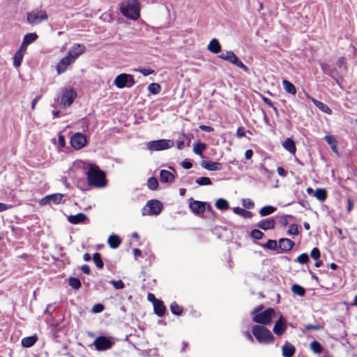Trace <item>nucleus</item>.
I'll return each mask as SVG.
<instances>
[{"instance_id": "34", "label": "nucleus", "mask_w": 357, "mask_h": 357, "mask_svg": "<svg viewBox=\"0 0 357 357\" xmlns=\"http://www.w3.org/2000/svg\"><path fill=\"white\" fill-rule=\"evenodd\" d=\"M276 211V208L272 206H266L259 210V214L261 216H266L272 214Z\"/></svg>"}, {"instance_id": "46", "label": "nucleus", "mask_w": 357, "mask_h": 357, "mask_svg": "<svg viewBox=\"0 0 357 357\" xmlns=\"http://www.w3.org/2000/svg\"><path fill=\"white\" fill-rule=\"evenodd\" d=\"M310 349L317 354H321L322 351V347L317 341H313L310 343Z\"/></svg>"}, {"instance_id": "32", "label": "nucleus", "mask_w": 357, "mask_h": 357, "mask_svg": "<svg viewBox=\"0 0 357 357\" xmlns=\"http://www.w3.org/2000/svg\"><path fill=\"white\" fill-rule=\"evenodd\" d=\"M215 205L220 210H227L229 208L228 202L222 198L218 199Z\"/></svg>"}, {"instance_id": "19", "label": "nucleus", "mask_w": 357, "mask_h": 357, "mask_svg": "<svg viewBox=\"0 0 357 357\" xmlns=\"http://www.w3.org/2000/svg\"><path fill=\"white\" fill-rule=\"evenodd\" d=\"M201 165L203 168L210 171H218L222 168V165L220 162L209 160H203Z\"/></svg>"}, {"instance_id": "24", "label": "nucleus", "mask_w": 357, "mask_h": 357, "mask_svg": "<svg viewBox=\"0 0 357 357\" xmlns=\"http://www.w3.org/2000/svg\"><path fill=\"white\" fill-rule=\"evenodd\" d=\"M153 305L155 313L159 317H162L166 310V307L162 301L160 300L156 301Z\"/></svg>"}, {"instance_id": "20", "label": "nucleus", "mask_w": 357, "mask_h": 357, "mask_svg": "<svg viewBox=\"0 0 357 357\" xmlns=\"http://www.w3.org/2000/svg\"><path fill=\"white\" fill-rule=\"evenodd\" d=\"M87 220V216L83 213H79L76 215H71L68 217V220L70 223L77 225L83 223Z\"/></svg>"}, {"instance_id": "50", "label": "nucleus", "mask_w": 357, "mask_h": 357, "mask_svg": "<svg viewBox=\"0 0 357 357\" xmlns=\"http://www.w3.org/2000/svg\"><path fill=\"white\" fill-rule=\"evenodd\" d=\"M250 235L253 238L259 240L262 238L264 234L260 230L255 229L251 231Z\"/></svg>"}, {"instance_id": "3", "label": "nucleus", "mask_w": 357, "mask_h": 357, "mask_svg": "<svg viewBox=\"0 0 357 357\" xmlns=\"http://www.w3.org/2000/svg\"><path fill=\"white\" fill-rule=\"evenodd\" d=\"M263 307V305H259L255 308L252 312V314H254L253 321L258 324L268 325L275 317V312L272 308H268L265 311L261 312Z\"/></svg>"}, {"instance_id": "36", "label": "nucleus", "mask_w": 357, "mask_h": 357, "mask_svg": "<svg viewBox=\"0 0 357 357\" xmlns=\"http://www.w3.org/2000/svg\"><path fill=\"white\" fill-rule=\"evenodd\" d=\"M206 144L202 142H198L194 145L193 151L195 154L202 155V152L206 149Z\"/></svg>"}, {"instance_id": "22", "label": "nucleus", "mask_w": 357, "mask_h": 357, "mask_svg": "<svg viewBox=\"0 0 357 357\" xmlns=\"http://www.w3.org/2000/svg\"><path fill=\"white\" fill-rule=\"evenodd\" d=\"M257 226L263 230L271 229L275 227V220L273 218L262 220L258 223Z\"/></svg>"}, {"instance_id": "23", "label": "nucleus", "mask_w": 357, "mask_h": 357, "mask_svg": "<svg viewBox=\"0 0 357 357\" xmlns=\"http://www.w3.org/2000/svg\"><path fill=\"white\" fill-rule=\"evenodd\" d=\"M160 181L162 183H172L174 180V175L165 169H162L160 172Z\"/></svg>"}, {"instance_id": "21", "label": "nucleus", "mask_w": 357, "mask_h": 357, "mask_svg": "<svg viewBox=\"0 0 357 357\" xmlns=\"http://www.w3.org/2000/svg\"><path fill=\"white\" fill-rule=\"evenodd\" d=\"M295 351V347L289 342H286L282 347V356L284 357H292L294 355Z\"/></svg>"}, {"instance_id": "18", "label": "nucleus", "mask_w": 357, "mask_h": 357, "mask_svg": "<svg viewBox=\"0 0 357 357\" xmlns=\"http://www.w3.org/2000/svg\"><path fill=\"white\" fill-rule=\"evenodd\" d=\"M294 245V242L289 238H280L278 241V248L280 250L279 252H287L291 250Z\"/></svg>"}, {"instance_id": "30", "label": "nucleus", "mask_w": 357, "mask_h": 357, "mask_svg": "<svg viewBox=\"0 0 357 357\" xmlns=\"http://www.w3.org/2000/svg\"><path fill=\"white\" fill-rule=\"evenodd\" d=\"M38 337L35 335L24 337L22 340V345L24 347L29 348L35 344Z\"/></svg>"}, {"instance_id": "7", "label": "nucleus", "mask_w": 357, "mask_h": 357, "mask_svg": "<svg viewBox=\"0 0 357 357\" xmlns=\"http://www.w3.org/2000/svg\"><path fill=\"white\" fill-rule=\"evenodd\" d=\"M174 146L170 139H158L151 141L147 144V149L152 151H159L168 149Z\"/></svg>"}, {"instance_id": "13", "label": "nucleus", "mask_w": 357, "mask_h": 357, "mask_svg": "<svg viewBox=\"0 0 357 357\" xmlns=\"http://www.w3.org/2000/svg\"><path fill=\"white\" fill-rule=\"evenodd\" d=\"M85 51L86 47L84 45L77 43L70 47L67 54L75 61L80 55L84 54Z\"/></svg>"}, {"instance_id": "17", "label": "nucleus", "mask_w": 357, "mask_h": 357, "mask_svg": "<svg viewBox=\"0 0 357 357\" xmlns=\"http://www.w3.org/2000/svg\"><path fill=\"white\" fill-rule=\"evenodd\" d=\"M190 210L197 215L202 214L206 209V203L200 201H192L190 203Z\"/></svg>"}, {"instance_id": "58", "label": "nucleus", "mask_w": 357, "mask_h": 357, "mask_svg": "<svg viewBox=\"0 0 357 357\" xmlns=\"http://www.w3.org/2000/svg\"><path fill=\"white\" fill-rule=\"evenodd\" d=\"M28 45L26 44V43H24V41L22 40V44L20 45L18 50L17 51V52H21L22 54H24V52H26V47H27Z\"/></svg>"}, {"instance_id": "45", "label": "nucleus", "mask_w": 357, "mask_h": 357, "mask_svg": "<svg viewBox=\"0 0 357 357\" xmlns=\"http://www.w3.org/2000/svg\"><path fill=\"white\" fill-rule=\"evenodd\" d=\"M262 247L266 249L275 250L278 248V243L275 240H268Z\"/></svg>"}, {"instance_id": "37", "label": "nucleus", "mask_w": 357, "mask_h": 357, "mask_svg": "<svg viewBox=\"0 0 357 357\" xmlns=\"http://www.w3.org/2000/svg\"><path fill=\"white\" fill-rule=\"evenodd\" d=\"M337 66L340 68L341 74H344L347 71V67L346 65V59L344 56L339 58L337 61Z\"/></svg>"}, {"instance_id": "8", "label": "nucleus", "mask_w": 357, "mask_h": 357, "mask_svg": "<svg viewBox=\"0 0 357 357\" xmlns=\"http://www.w3.org/2000/svg\"><path fill=\"white\" fill-rule=\"evenodd\" d=\"M218 57L239 67L244 71L247 72L248 70V68L238 58V56L232 51H226L225 52H222L218 56Z\"/></svg>"}, {"instance_id": "9", "label": "nucleus", "mask_w": 357, "mask_h": 357, "mask_svg": "<svg viewBox=\"0 0 357 357\" xmlns=\"http://www.w3.org/2000/svg\"><path fill=\"white\" fill-rule=\"evenodd\" d=\"M135 82L132 75L122 73L118 75L114 81V84L119 89H123L124 87L130 88L135 84Z\"/></svg>"}, {"instance_id": "28", "label": "nucleus", "mask_w": 357, "mask_h": 357, "mask_svg": "<svg viewBox=\"0 0 357 357\" xmlns=\"http://www.w3.org/2000/svg\"><path fill=\"white\" fill-rule=\"evenodd\" d=\"M282 318L281 317L280 319H279L275 324L273 327V332L278 335H281L284 333L286 326H284V323L282 322Z\"/></svg>"}, {"instance_id": "42", "label": "nucleus", "mask_w": 357, "mask_h": 357, "mask_svg": "<svg viewBox=\"0 0 357 357\" xmlns=\"http://www.w3.org/2000/svg\"><path fill=\"white\" fill-rule=\"evenodd\" d=\"M93 260L94 261V264L98 268H102L104 264L101 259V255L98 252H96L93 254Z\"/></svg>"}, {"instance_id": "44", "label": "nucleus", "mask_w": 357, "mask_h": 357, "mask_svg": "<svg viewBox=\"0 0 357 357\" xmlns=\"http://www.w3.org/2000/svg\"><path fill=\"white\" fill-rule=\"evenodd\" d=\"M23 57L24 54L17 52H15L13 61V65L15 67L18 68L21 65Z\"/></svg>"}, {"instance_id": "11", "label": "nucleus", "mask_w": 357, "mask_h": 357, "mask_svg": "<svg viewBox=\"0 0 357 357\" xmlns=\"http://www.w3.org/2000/svg\"><path fill=\"white\" fill-rule=\"evenodd\" d=\"M86 138L85 135L80 132L74 134L70 139V144L75 149H80L86 144Z\"/></svg>"}, {"instance_id": "43", "label": "nucleus", "mask_w": 357, "mask_h": 357, "mask_svg": "<svg viewBox=\"0 0 357 357\" xmlns=\"http://www.w3.org/2000/svg\"><path fill=\"white\" fill-rule=\"evenodd\" d=\"M68 283L69 285L74 289H79L82 285L80 280L76 278H70Z\"/></svg>"}, {"instance_id": "49", "label": "nucleus", "mask_w": 357, "mask_h": 357, "mask_svg": "<svg viewBox=\"0 0 357 357\" xmlns=\"http://www.w3.org/2000/svg\"><path fill=\"white\" fill-rule=\"evenodd\" d=\"M326 142L331 146V148L335 150L337 146V141L334 137L331 135H326L325 137Z\"/></svg>"}, {"instance_id": "1", "label": "nucleus", "mask_w": 357, "mask_h": 357, "mask_svg": "<svg viewBox=\"0 0 357 357\" xmlns=\"http://www.w3.org/2000/svg\"><path fill=\"white\" fill-rule=\"evenodd\" d=\"M121 13L126 17L136 20L140 16V3L139 0H126L120 7Z\"/></svg>"}, {"instance_id": "15", "label": "nucleus", "mask_w": 357, "mask_h": 357, "mask_svg": "<svg viewBox=\"0 0 357 357\" xmlns=\"http://www.w3.org/2000/svg\"><path fill=\"white\" fill-rule=\"evenodd\" d=\"M321 69L325 74L331 76L335 80L336 83L340 85V79L342 78V74H341L340 72H338L337 69L328 65L322 66Z\"/></svg>"}, {"instance_id": "64", "label": "nucleus", "mask_w": 357, "mask_h": 357, "mask_svg": "<svg viewBox=\"0 0 357 357\" xmlns=\"http://www.w3.org/2000/svg\"><path fill=\"white\" fill-rule=\"evenodd\" d=\"M262 100H263V101H264L265 103H266L268 106H270V107H273V103L272 102V101H271L269 98H266V97H265V96H263V97H262Z\"/></svg>"}, {"instance_id": "55", "label": "nucleus", "mask_w": 357, "mask_h": 357, "mask_svg": "<svg viewBox=\"0 0 357 357\" xmlns=\"http://www.w3.org/2000/svg\"><path fill=\"white\" fill-rule=\"evenodd\" d=\"M111 283L116 289H121L124 288V283L121 280H112Z\"/></svg>"}, {"instance_id": "47", "label": "nucleus", "mask_w": 357, "mask_h": 357, "mask_svg": "<svg viewBox=\"0 0 357 357\" xmlns=\"http://www.w3.org/2000/svg\"><path fill=\"white\" fill-rule=\"evenodd\" d=\"M148 188L151 190H155L158 186V180L155 177H151L147 181Z\"/></svg>"}, {"instance_id": "60", "label": "nucleus", "mask_w": 357, "mask_h": 357, "mask_svg": "<svg viewBox=\"0 0 357 357\" xmlns=\"http://www.w3.org/2000/svg\"><path fill=\"white\" fill-rule=\"evenodd\" d=\"M81 270L85 274H89L91 271L90 267L86 264L82 265L81 266Z\"/></svg>"}, {"instance_id": "61", "label": "nucleus", "mask_w": 357, "mask_h": 357, "mask_svg": "<svg viewBox=\"0 0 357 357\" xmlns=\"http://www.w3.org/2000/svg\"><path fill=\"white\" fill-rule=\"evenodd\" d=\"M236 136L238 138H242L245 136V132L243 131V129L242 128H238L236 131Z\"/></svg>"}, {"instance_id": "5", "label": "nucleus", "mask_w": 357, "mask_h": 357, "mask_svg": "<svg viewBox=\"0 0 357 357\" xmlns=\"http://www.w3.org/2000/svg\"><path fill=\"white\" fill-rule=\"evenodd\" d=\"M26 19L31 24H38L43 21L48 19V15L45 10L35 9L26 13Z\"/></svg>"}, {"instance_id": "35", "label": "nucleus", "mask_w": 357, "mask_h": 357, "mask_svg": "<svg viewBox=\"0 0 357 357\" xmlns=\"http://www.w3.org/2000/svg\"><path fill=\"white\" fill-rule=\"evenodd\" d=\"M38 38V35L36 33H30L26 34L23 38L24 43L28 45L36 41Z\"/></svg>"}, {"instance_id": "12", "label": "nucleus", "mask_w": 357, "mask_h": 357, "mask_svg": "<svg viewBox=\"0 0 357 357\" xmlns=\"http://www.w3.org/2000/svg\"><path fill=\"white\" fill-rule=\"evenodd\" d=\"M93 345L97 350L102 351L111 348L112 342L106 337L100 336L94 340Z\"/></svg>"}, {"instance_id": "53", "label": "nucleus", "mask_w": 357, "mask_h": 357, "mask_svg": "<svg viewBox=\"0 0 357 357\" xmlns=\"http://www.w3.org/2000/svg\"><path fill=\"white\" fill-rule=\"evenodd\" d=\"M136 71L139 72L144 76H148L154 73V70L150 68H139L136 70Z\"/></svg>"}, {"instance_id": "40", "label": "nucleus", "mask_w": 357, "mask_h": 357, "mask_svg": "<svg viewBox=\"0 0 357 357\" xmlns=\"http://www.w3.org/2000/svg\"><path fill=\"white\" fill-rule=\"evenodd\" d=\"M171 312L176 315H181L183 312V307L178 305L176 302H173L170 305Z\"/></svg>"}, {"instance_id": "25", "label": "nucleus", "mask_w": 357, "mask_h": 357, "mask_svg": "<svg viewBox=\"0 0 357 357\" xmlns=\"http://www.w3.org/2000/svg\"><path fill=\"white\" fill-rule=\"evenodd\" d=\"M208 50L214 54H217L221 51V45L216 38L212 39L208 45Z\"/></svg>"}, {"instance_id": "51", "label": "nucleus", "mask_w": 357, "mask_h": 357, "mask_svg": "<svg viewBox=\"0 0 357 357\" xmlns=\"http://www.w3.org/2000/svg\"><path fill=\"white\" fill-rule=\"evenodd\" d=\"M296 261L300 264H306L309 261V257L307 254L303 253L300 255L298 257Z\"/></svg>"}, {"instance_id": "27", "label": "nucleus", "mask_w": 357, "mask_h": 357, "mask_svg": "<svg viewBox=\"0 0 357 357\" xmlns=\"http://www.w3.org/2000/svg\"><path fill=\"white\" fill-rule=\"evenodd\" d=\"M312 101L317 107H318L321 111L324 112V113L328 114H331L332 113L331 109L328 107V105H326L324 102L317 100L313 98H312Z\"/></svg>"}, {"instance_id": "14", "label": "nucleus", "mask_w": 357, "mask_h": 357, "mask_svg": "<svg viewBox=\"0 0 357 357\" xmlns=\"http://www.w3.org/2000/svg\"><path fill=\"white\" fill-rule=\"evenodd\" d=\"M63 197V195L61 193H55L52 195H49L43 197L40 200L41 205H47L50 204L52 203L54 204H59L61 203L62 198Z\"/></svg>"}, {"instance_id": "6", "label": "nucleus", "mask_w": 357, "mask_h": 357, "mask_svg": "<svg viewBox=\"0 0 357 357\" xmlns=\"http://www.w3.org/2000/svg\"><path fill=\"white\" fill-rule=\"evenodd\" d=\"M162 209V203L158 200L153 199L146 203L142 210V213L143 215H158Z\"/></svg>"}, {"instance_id": "54", "label": "nucleus", "mask_w": 357, "mask_h": 357, "mask_svg": "<svg viewBox=\"0 0 357 357\" xmlns=\"http://www.w3.org/2000/svg\"><path fill=\"white\" fill-rule=\"evenodd\" d=\"M287 232L289 234L297 235L298 234V226L296 224H291Z\"/></svg>"}, {"instance_id": "33", "label": "nucleus", "mask_w": 357, "mask_h": 357, "mask_svg": "<svg viewBox=\"0 0 357 357\" xmlns=\"http://www.w3.org/2000/svg\"><path fill=\"white\" fill-rule=\"evenodd\" d=\"M314 196L319 199V201H324L327 197V193L326 190L323 188H317L314 193Z\"/></svg>"}, {"instance_id": "26", "label": "nucleus", "mask_w": 357, "mask_h": 357, "mask_svg": "<svg viewBox=\"0 0 357 357\" xmlns=\"http://www.w3.org/2000/svg\"><path fill=\"white\" fill-rule=\"evenodd\" d=\"M283 147L292 154H294L296 151L294 142L291 138H287L282 144Z\"/></svg>"}, {"instance_id": "4", "label": "nucleus", "mask_w": 357, "mask_h": 357, "mask_svg": "<svg viewBox=\"0 0 357 357\" xmlns=\"http://www.w3.org/2000/svg\"><path fill=\"white\" fill-rule=\"evenodd\" d=\"M253 335L260 343H269L273 341L271 332L263 326L255 325L252 328Z\"/></svg>"}, {"instance_id": "62", "label": "nucleus", "mask_w": 357, "mask_h": 357, "mask_svg": "<svg viewBox=\"0 0 357 357\" xmlns=\"http://www.w3.org/2000/svg\"><path fill=\"white\" fill-rule=\"evenodd\" d=\"M58 142L61 146H64L66 145V140L64 136L59 135Z\"/></svg>"}, {"instance_id": "38", "label": "nucleus", "mask_w": 357, "mask_h": 357, "mask_svg": "<svg viewBox=\"0 0 357 357\" xmlns=\"http://www.w3.org/2000/svg\"><path fill=\"white\" fill-rule=\"evenodd\" d=\"M233 211L235 214L241 215L244 218H250L252 215V213L250 211H246L240 207L234 208Z\"/></svg>"}, {"instance_id": "39", "label": "nucleus", "mask_w": 357, "mask_h": 357, "mask_svg": "<svg viewBox=\"0 0 357 357\" xmlns=\"http://www.w3.org/2000/svg\"><path fill=\"white\" fill-rule=\"evenodd\" d=\"M291 291L294 294H296L300 296H304L305 293V289L299 284L292 285Z\"/></svg>"}, {"instance_id": "10", "label": "nucleus", "mask_w": 357, "mask_h": 357, "mask_svg": "<svg viewBox=\"0 0 357 357\" xmlns=\"http://www.w3.org/2000/svg\"><path fill=\"white\" fill-rule=\"evenodd\" d=\"M77 94L72 89H64L60 98V104L64 107L70 106L74 101Z\"/></svg>"}, {"instance_id": "16", "label": "nucleus", "mask_w": 357, "mask_h": 357, "mask_svg": "<svg viewBox=\"0 0 357 357\" xmlns=\"http://www.w3.org/2000/svg\"><path fill=\"white\" fill-rule=\"evenodd\" d=\"M75 61L70 57L68 54L61 59L56 66V71L58 74L64 73L67 68L72 64Z\"/></svg>"}, {"instance_id": "57", "label": "nucleus", "mask_w": 357, "mask_h": 357, "mask_svg": "<svg viewBox=\"0 0 357 357\" xmlns=\"http://www.w3.org/2000/svg\"><path fill=\"white\" fill-rule=\"evenodd\" d=\"M199 128L201 130L208 132H211L213 131V128H212L211 126H205V125H200Z\"/></svg>"}, {"instance_id": "48", "label": "nucleus", "mask_w": 357, "mask_h": 357, "mask_svg": "<svg viewBox=\"0 0 357 357\" xmlns=\"http://www.w3.org/2000/svg\"><path fill=\"white\" fill-rule=\"evenodd\" d=\"M196 183L199 185H209L212 183L211 179L208 177H199L196 179Z\"/></svg>"}, {"instance_id": "41", "label": "nucleus", "mask_w": 357, "mask_h": 357, "mask_svg": "<svg viewBox=\"0 0 357 357\" xmlns=\"http://www.w3.org/2000/svg\"><path fill=\"white\" fill-rule=\"evenodd\" d=\"M161 90V86L158 83H151L148 86V91L152 94H158Z\"/></svg>"}, {"instance_id": "31", "label": "nucleus", "mask_w": 357, "mask_h": 357, "mask_svg": "<svg viewBox=\"0 0 357 357\" xmlns=\"http://www.w3.org/2000/svg\"><path fill=\"white\" fill-rule=\"evenodd\" d=\"M282 86L284 89L289 93L291 95H295L296 93V89L295 86L288 80L284 79L282 81Z\"/></svg>"}, {"instance_id": "29", "label": "nucleus", "mask_w": 357, "mask_h": 357, "mask_svg": "<svg viewBox=\"0 0 357 357\" xmlns=\"http://www.w3.org/2000/svg\"><path fill=\"white\" fill-rule=\"evenodd\" d=\"M121 243V241L120 238L115 234H112L109 236L108 238V244L110 246V248L113 249L117 248Z\"/></svg>"}, {"instance_id": "52", "label": "nucleus", "mask_w": 357, "mask_h": 357, "mask_svg": "<svg viewBox=\"0 0 357 357\" xmlns=\"http://www.w3.org/2000/svg\"><path fill=\"white\" fill-rule=\"evenodd\" d=\"M310 256L312 259L318 260L320 257V251L317 248H314L310 252Z\"/></svg>"}, {"instance_id": "63", "label": "nucleus", "mask_w": 357, "mask_h": 357, "mask_svg": "<svg viewBox=\"0 0 357 357\" xmlns=\"http://www.w3.org/2000/svg\"><path fill=\"white\" fill-rule=\"evenodd\" d=\"M103 310V306L102 305H96L93 307V311L94 312H100Z\"/></svg>"}, {"instance_id": "2", "label": "nucleus", "mask_w": 357, "mask_h": 357, "mask_svg": "<svg viewBox=\"0 0 357 357\" xmlns=\"http://www.w3.org/2000/svg\"><path fill=\"white\" fill-rule=\"evenodd\" d=\"M88 184L91 186L103 187L105 185V176L98 166L91 165L86 172Z\"/></svg>"}, {"instance_id": "56", "label": "nucleus", "mask_w": 357, "mask_h": 357, "mask_svg": "<svg viewBox=\"0 0 357 357\" xmlns=\"http://www.w3.org/2000/svg\"><path fill=\"white\" fill-rule=\"evenodd\" d=\"M321 328V326L319 324L312 325V324H307L305 326V329L310 331V330H320Z\"/></svg>"}, {"instance_id": "59", "label": "nucleus", "mask_w": 357, "mask_h": 357, "mask_svg": "<svg viewBox=\"0 0 357 357\" xmlns=\"http://www.w3.org/2000/svg\"><path fill=\"white\" fill-rule=\"evenodd\" d=\"M277 171L278 174L282 177H285L287 175V171L284 170V169L281 167H278Z\"/></svg>"}]
</instances>
